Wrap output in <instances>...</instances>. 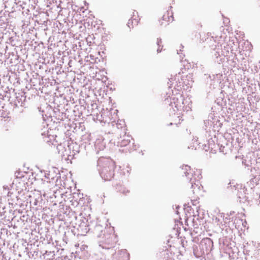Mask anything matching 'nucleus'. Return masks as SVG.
I'll list each match as a JSON object with an SVG mask.
<instances>
[{"label": "nucleus", "instance_id": "5", "mask_svg": "<svg viewBox=\"0 0 260 260\" xmlns=\"http://www.w3.org/2000/svg\"><path fill=\"white\" fill-rule=\"evenodd\" d=\"M172 95L169 97L170 100V105L172 107L174 111H175V109H174V107L178 110L179 108L181 107V104H185L188 102L187 100H183L181 94L178 91H175L174 90H172Z\"/></svg>", "mask_w": 260, "mask_h": 260}, {"label": "nucleus", "instance_id": "11", "mask_svg": "<svg viewBox=\"0 0 260 260\" xmlns=\"http://www.w3.org/2000/svg\"><path fill=\"white\" fill-rule=\"evenodd\" d=\"M56 174L54 172H51L49 171L48 173H45V177L46 178L49 180L48 182H50L51 181L54 179L56 177Z\"/></svg>", "mask_w": 260, "mask_h": 260}, {"label": "nucleus", "instance_id": "14", "mask_svg": "<svg viewBox=\"0 0 260 260\" xmlns=\"http://www.w3.org/2000/svg\"><path fill=\"white\" fill-rule=\"evenodd\" d=\"M251 181L256 185L260 184V176H255L251 179Z\"/></svg>", "mask_w": 260, "mask_h": 260}, {"label": "nucleus", "instance_id": "17", "mask_svg": "<svg viewBox=\"0 0 260 260\" xmlns=\"http://www.w3.org/2000/svg\"><path fill=\"white\" fill-rule=\"evenodd\" d=\"M120 191L124 194H126L129 192L128 190L126 189L125 188H122L120 190Z\"/></svg>", "mask_w": 260, "mask_h": 260}, {"label": "nucleus", "instance_id": "9", "mask_svg": "<svg viewBox=\"0 0 260 260\" xmlns=\"http://www.w3.org/2000/svg\"><path fill=\"white\" fill-rule=\"evenodd\" d=\"M104 239L102 241L103 243L107 245H112L113 242V239L115 238L114 234H104Z\"/></svg>", "mask_w": 260, "mask_h": 260}, {"label": "nucleus", "instance_id": "15", "mask_svg": "<svg viewBox=\"0 0 260 260\" xmlns=\"http://www.w3.org/2000/svg\"><path fill=\"white\" fill-rule=\"evenodd\" d=\"M238 198L240 199V202H244L246 200V197L244 196L242 194L241 192H239L238 193Z\"/></svg>", "mask_w": 260, "mask_h": 260}, {"label": "nucleus", "instance_id": "20", "mask_svg": "<svg viewBox=\"0 0 260 260\" xmlns=\"http://www.w3.org/2000/svg\"><path fill=\"white\" fill-rule=\"evenodd\" d=\"M162 18H163V20H165L166 19L165 16L164 15Z\"/></svg>", "mask_w": 260, "mask_h": 260}, {"label": "nucleus", "instance_id": "16", "mask_svg": "<svg viewBox=\"0 0 260 260\" xmlns=\"http://www.w3.org/2000/svg\"><path fill=\"white\" fill-rule=\"evenodd\" d=\"M161 43V40L160 39H157V45H158V48L157 49V52H159L161 51V49H160V44Z\"/></svg>", "mask_w": 260, "mask_h": 260}, {"label": "nucleus", "instance_id": "12", "mask_svg": "<svg viewBox=\"0 0 260 260\" xmlns=\"http://www.w3.org/2000/svg\"><path fill=\"white\" fill-rule=\"evenodd\" d=\"M138 23V20L137 19H129L127 23V26L129 28L133 27L134 25H137Z\"/></svg>", "mask_w": 260, "mask_h": 260}, {"label": "nucleus", "instance_id": "7", "mask_svg": "<svg viewBox=\"0 0 260 260\" xmlns=\"http://www.w3.org/2000/svg\"><path fill=\"white\" fill-rule=\"evenodd\" d=\"M224 250L225 253L229 255L230 260H242L238 248L234 245L232 246V244L226 246Z\"/></svg>", "mask_w": 260, "mask_h": 260}, {"label": "nucleus", "instance_id": "6", "mask_svg": "<svg viewBox=\"0 0 260 260\" xmlns=\"http://www.w3.org/2000/svg\"><path fill=\"white\" fill-rule=\"evenodd\" d=\"M184 83V82L183 81L182 79V75L179 73L178 74L175 75L174 77H171L169 79V82L168 84L169 85V88H173L175 91H179L181 89V86H183V84Z\"/></svg>", "mask_w": 260, "mask_h": 260}, {"label": "nucleus", "instance_id": "13", "mask_svg": "<svg viewBox=\"0 0 260 260\" xmlns=\"http://www.w3.org/2000/svg\"><path fill=\"white\" fill-rule=\"evenodd\" d=\"M127 137V139H123L120 143L119 144V145L121 146V147H124V146H127L128 144H129L130 143V140L129 139H128L129 138L128 137Z\"/></svg>", "mask_w": 260, "mask_h": 260}, {"label": "nucleus", "instance_id": "8", "mask_svg": "<svg viewBox=\"0 0 260 260\" xmlns=\"http://www.w3.org/2000/svg\"><path fill=\"white\" fill-rule=\"evenodd\" d=\"M104 139L101 137L97 139L95 142L94 146L95 149L98 151L103 150L105 148V143L104 142Z\"/></svg>", "mask_w": 260, "mask_h": 260}, {"label": "nucleus", "instance_id": "19", "mask_svg": "<svg viewBox=\"0 0 260 260\" xmlns=\"http://www.w3.org/2000/svg\"><path fill=\"white\" fill-rule=\"evenodd\" d=\"M216 53H217L218 55H220V53L218 51H217Z\"/></svg>", "mask_w": 260, "mask_h": 260}, {"label": "nucleus", "instance_id": "18", "mask_svg": "<svg viewBox=\"0 0 260 260\" xmlns=\"http://www.w3.org/2000/svg\"><path fill=\"white\" fill-rule=\"evenodd\" d=\"M102 163V159H99L98 161V166L99 167H101V164Z\"/></svg>", "mask_w": 260, "mask_h": 260}, {"label": "nucleus", "instance_id": "4", "mask_svg": "<svg viewBox=\"0 0 260 260\" xmlns=\"http://www.w3.org/2000/svg\"><path fill=\"white\" fill-rule=\"evenodd\" d=\"M104 166L101 169H99L100 174L105 180H110L114 175V164L110 160H106Z\"/></svg>", "mask_w": 260, "mask_h": 260}, {"label": "nucleus", "instance_id": "1", "mask_svg": "<svg viewBox=\"0 0 260 260\" xmlns=\"http://www.w3.org/2000/svg\"><path fill=\"white\" fill-rule=\"evenodd\" d=\"M215 43L210 46L213 50H219V47H223L221 51V54L225 56L227 54L231 52L232 53H235L237 51V42H235L233 40H230L229 38L225 37L224 36H216L215 37H212L210 41H212Z\"/></svg>", "mask_w": 260, "mask_h": 260}, {"label": "nucleus", "instance_id": "2", "mask_svg": "<svg viewBox=\"0 0 260 260\" xmlns=\"http://www.w3.org/2000/svg\"><path fill=\"white\" fill-rule=\"evenodd\" d=\"M182 170L185 176L189 179L191 184V188L192 189V194L197 193L199 189L200 186L199 183H196V181H198L202 178L201 172L200 170H197L194 173V176L193 178L192 173H191L190 167L187 165H185L183 167Z\"/></svg>", "mask_w": 260, "mask_h": 260}, {"label": "nucleus", "instance_id": "21", "mask_svg": "<svg viewBox=\"0 0 260 260\" xmlns=\"http://www.w3.org/2000/svg\"><path fill=\"white\" fill-rule=\"evenodd\" d=\"M103 248H106V247H105V246H103ZM106 248H107V247H106ZM107 248H109V247H107Z\"/></svg>", "mask_w": 260, "mask_h": 260}, {"label": "nucleus", "instance_id": "3", "mask_svg": "<svg viewBox=\"0 0 260 260\" xmlns=\"http://www.w3.org/2000/svg\"><path fill=\"white\" fill-rule=\"evenodd\" d=\"M213 246V242L211 239L208 238L203 239L197 249L194 250V253L198 257L208 254L212 250Z\"/></svg>", "mask_w": 260, "mask_h": 260}, {"label": "nucleus", "instance_id": "10", "mask_svg": "<svg viewBox=\"0 0 260 260\" xmlns=\"http://www.w3.org/2000/svg\"><path fill=\"white\" fill-rule=\"evenodd\" d=\"M212 119L213 121H211L210 119L209 121L211 123L210 124V125L212 126L213 128H218L221 126V123L220 122V121L217 117H214Z\"/></svg>", "mask_w": 260, "mask_h": 260}]
</instances>
